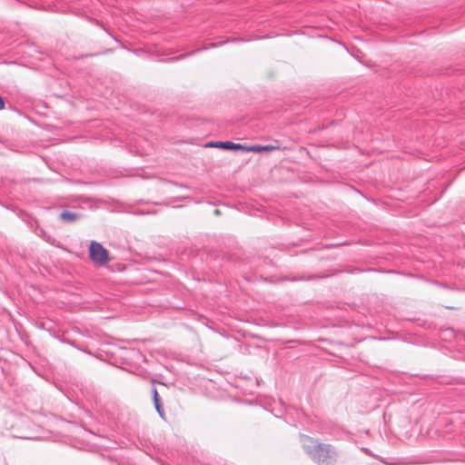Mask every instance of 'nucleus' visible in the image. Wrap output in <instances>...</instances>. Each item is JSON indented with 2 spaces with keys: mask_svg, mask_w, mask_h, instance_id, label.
Returning a JSON list of instances; mask_svg holds the SVG:
<instances>
[{
  "mask_svg": "<svg viewBox=\"0 0 465 465\" xmlns=\"http://www.w3.org/2000/svg\"><path fill=\"white\" fill-rule=\"evenodd\" d=\"M301 442L305 452L319 465H334L337 460L335 449L330 444H324L313 438L302 435Z\"/></svg>",
  "mask_w": 465,
  "mask_h": 465,
  "instance_id": "nucleus-1",
  "label": "nucleus"
},
{
  "mask_svg": "<svg viewBox=\"0 0 465 465\" xmlns=\"http://www.w3.org/2000/svg\"><path fill=\"white\" fill-rule=\"evenodd\" d=\"M89 256L94 263L99 265H104L110 261L108 251L95 241L90 243Z\"/></svg>",
  "mask_w": 465,
  "mask_h": 465,
  "instance_id": "nucleus-2",
  "label": "nucleus"
},
{
  "mask_svg": "<svg viewBox=\"0 0 465 465\" xmlns=\"http://www.w3.org/2000/svg\"><path fill=\"white\" fill-rule=\"evenodd\" d=\"M210 147L222 148L224 150H242L243 151L244 145L241 143H235L232 142H211L208 143Z\"/></svg>",
  "mask_w": 465,
  "mask_h": 465,
  "instance_id": "nucleus-3",
  "label": "nucleus"
},
{
  "mask_svg": "<svg viewBox=\"0 0 465 465\" xmlns=\"http://www.w3.org/2000/svg\"><path fill=\"white\" fill-rule=\"evenodd\" d=\"M279 149V146L275 145H251L245 146L243 148L244 152H252V153H261V152H270Z\"/></svg>",
  "mask_w": 465,
  "mask_h": 465,
  "instance_id": "nucleus-4",
  "label": "nucleus"
},
{
  "mask_svg": "<svg viewBox=\"0 0 465 465\" xmlns=\"http://www.w3.org/2000/svg\"><path fill=\"white\" fill-rule=\"evenodd\" d=\"M79 216L78 213L70 211H64L60 213V219L66 223L75 222Z\"/></svg>",
  "mask_w": 465,
  "mask_h": 465,
  "instance_id": "nucleus-5",
  "label": "nucleus"
},
{
  "mask_svg": "<svg viewBox=\"0 0 465 465\" xmlns=\"http://www.w3.org/2000/svg\"><path fill=\"white\" fill-rule=\"evenodd\" d=\"M153 403H154L155 410L158 412L159 416L164 420L165 413H164L163 408L162 406L161 400H159L157 401H153Z\"/></svg>",
  "mask_w": 465,
  "mask_h": 465,
  "instance_id": "nucleus-6",
  "label": "nucleus"
},
{
  "mask_svg": "<svg viewBox=\"0 0 465 465\" xmlns=\"http://www.w3.org/2000/svg\"><path fill=\"white\" fill-rule=\"evenodd\" d=\"M152 393H153V401H157L161 400L160 396L158 394L157 389L155 387H153Z\"/></svg>",
  "mask_w": 465,
  "mask_h": 465,
  "instance_id": "nucleus-7",
  "label": "nucleus"
},
{
  "mask_svg": "<svg viewBox=\"0 0 465 465\" xmlns=\"http://www.w3.org/2000/svg\"><path fill=\"white\" fill-rule=\"evenodd\" d=\"M5 107V102L3 100V98L0 96V110L3 109Z\"/></svg>",
  "mask_w": 465,
  "mask_h": 465,
  "instance_id": "nucleus-8",
  "label": "nucleus"
},
{
  "mask_svg": "<svg viewBox=\"0 0 465 465\" xmlns=\"http://www.w3.org/2000/svg\"><path fill=\"white\" fill-rule=\"evenodd\" d=\"M214 213H215L216 215L220 214V210H219V209H215V210H214Z\"/></svg>",
  "mask_w": 465,
  "mask_h": 465,
  "instance_id": "nucleus-9",
  "label": "nucleus"
},
{
  "mask_svg": "<svg viewBox=\"0 0 465 465\" xmlns=\"http://www.w3.org/2000/svg\"><path fill=\"white\" fill-rule=\"evenodd\" d=\"M363 450L369 454V450L367 449H363Z\"/></svg>",
  "mask_w": 465,
  "mask_h": 465,
  "instance_id": "nucleus-10",
  "label": "nucleus"
}]
</instances>
